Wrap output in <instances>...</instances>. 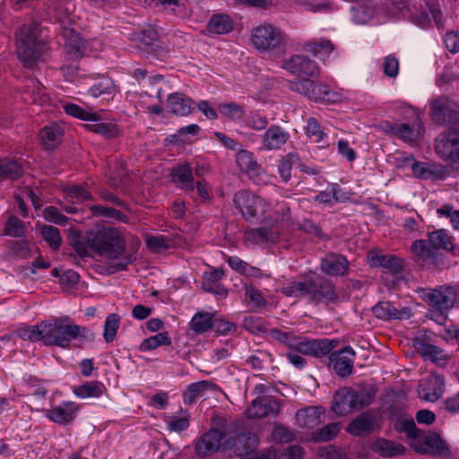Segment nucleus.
<instances>
[{
  "label": "nucleus",
  "instance_id": "obj_1",
  "mask_svg": "<svg viewBox=\"0 0 459 459\" xmlns=\"http://www.w3.org/2000/svg\"><path fill=\"white\" fill-rule=\"evenodd\" d=\"M70 245L81 258L91 256L90 252L117 259L126 250V241L121 232L114 227L96 225L86 231L82 237L80 231L74 230L69 237Z\"/></svg>",
  "mask_w": 459,
  "mask_h": 459
},
{
  "label": "nucleus",
  "instance_id": "obj_2",
  "mask_svg": "<svg viewBox=\"0 0 459 459\" xmlns=\"http://www.w3.org/2000/svg\"><path fill=\"white\" fill-rule=\"evenodd\" d=\"M235 209L247 221H259L265 225L288 224L290 221V209L284 202L277 203L276 209L264 197L249 190H239L234 195Z\"/></svg>",
  "mask_w": 459,
  "mask_h": 459
},
{
  "label": "nucleus",
  "instance_id": "obj_3",
  "mask_svg": "<svg viewBox=\"0 0 459 459\" xmlns=\"http://www.w3.org/2000/svg\"><path fill=\"white\" fill-rule=\"evenodd\" d=\"M40 34V24L37 22L23 24L15 33L18 58L27 68L33 67L47 50Z\"/></svg>",
  "mask_w": 459,
  "mask_h": 459
},
{
  "label": "nucleus",
  "instance_id": "obj_4",
  "mask_svg": "<svg viewBox=\"0 0 459 459\" xmlns=\"http://www.w3.org/2000/svg\"><path fill=\"white\" fill-rule=\"evenodd\" d=\"M41 328L44 345L57 346L63 349L69 348L72 341L77 340L79 337H85L87 332L85 327L71 323L68 316L43 320Z\"/></svg>",
  "mask_w": 459,
  "mask_h": 459
},
{
  "label": "nucleus",
  "instance_id": "obj_5",
  "mask_svg": "<svg viewBox=\"0 0 459 459\" xmlns=\"http://www.w3.org/2000/svg\"><path fill=\"white\" fill-rule=\"evenodd\" d=\"M270 335L274 340L285 345L290 351L303 356L315 358L327 355L337 343L336 341H329L327 339H307L293 332H283L276 328L270 330Z\"/></svg>",
  "mask_w": 459,
  "mask_h": 459
},
{
  "label": "nucleus",
  "instance_id": "obj_6",
  "mask_svg": "<svg viewBox=\"0 0 459 459\" xmlns=\"http://www.w3.org/2000/svg\"><path fill=\"white\" fill-rule=\"evenodd\" d=\"M250 40L258 52L280 57L286 53L289 37L281 28L264 22L252 29Z\"/></svg>",
  "mask_w": 459,
  "mask_h": 459
},
{
  "label": "nucleus",
  "instance_id": "obj_7",
  "mask_svg": "<svg viewBox=\"0 0 459 459\" xmlns=\"http://www.w3.org/2000/svg\"><path fill=\"white\" fill-rule=\"evenodd\" d=\"M243 437H248V435H238L234 438H226V433L219 430L218 429L212 428L206 433H204L197 441L195 445V453L204 457L210 454H213L220 449L222 451L235 450L237 446L247 447L245 443H240L239 439Z\"/></svg>",
  "mask_w": 459,
  "mask_h": 459
},
{
  "label": "nucleus",
  "instance_id": "obj_8",
  "mask_svg": "<svg viewBox=\"0 0 459 459\" xmlns=\"http://www.w3.org/2000/svg\"><path fill=\"white\" fill-rule=\"evenodd\" d=\"M290 88L293 91L300 93L315 102L339 103L343 98L341 92L331 89L326 83L311 79H300L293 82Z\"/></svg>",
  "mask_w": 459,
  "mask_h": 459
},
{
  "label": "nucleus",
  "instance_id": "obj_9",
  "mask_svg": "<svg viewBox=\"0 0 459 459\" xmlns=\"http://www.w3.org/2000/svg\"><path fill=\"white\" fill-rule=\"evenodd\" d=\"M420 298L436 314L440 324L446 320V313L454 307L455 291L449 286H439L436 289H420L418 290Z\"/></svg>",
  "mask_w": 459,
  "mask_h": 459
},
{
  "label": "nucleus",
  "instance_id": "obj_10",
  "mask_svg": "<svg viewBox=\"0 0 459 459\" xmlns=\"http://www.w3.org/2000/svg\"><path fill=\"white\" fill-rule=\"evenodd\" d=\"M401 165L403 167L410 166L413 175L423 180H444L449 175L444 165L418 161L411 154L403 157Z\"/></svg>",
  "mask_w": 459,
  "mask_h": 459
},
{
  "label": "nucleus",
  "instance_id": "obj_11",
  "mask_svg": "<svg viewBox=\"0 0 459 459\" xmlns=\"http://www.w3.org/2000/svg\"><path fill=\"white\" fill-rule=\"evenodd\" d=\"M236 162L239 169L247 174L255 184L267 185L271 183L272 176L258 164L252 152L239 150L236 154Z\"/></svg>",
  "mask_w": 459,
  "mask_h": 459
},
{
  "label": "nucleus",
  "instance_id": "obj_12",
  "mask_svg": "<svg viewBox=\"0 0 459 459\" xmlns=\"http://www.w3.org/2000/svg\"><path fill=\"white\" fill-rule=\"evenodd\" d=\"M430 116L437 125H451L459 120L458 107L447 97H437L430 103Z\"/></svg>",
  "mask_w": 459,
  "mask_h": 459
},
{
  "label": "nucleus",
  "instance_id": "obj_13",
  "mask_svg": "<svg viewBox=\"0 0 459 459\" xmlns=\"http://www.w3.org/2000/svg\"><path fill=\"white\" fill-rule=\"evenodd\" d=\"M413 260L422 267L435 269L439 266L442 255L437 252L429 239H417L411 245Z\"/></svg>",
  "mask_w": 459,
  "mask_h": 459
},
{
  "label": "nucleus",
  "instance_id": "obj_14",
  "mask_svg": "<svg viewBox=\"0 0 459 459\" xmlns=\"http://www.w3.org/2000/svg\"><path fill=\"white\" fill-rule=\"evenodd\" d=\"M435 150L442 160L459 164V129L440 134L436 139Z\"/></svg>",
  "mask_w": 459,
  "mask_h": 459
},
{
  "label": "nucleus",
  "instance_id": "obj_15",
  "mask_svg": "<svg viewBox=\"0 0 459 459\" xmlns=\"http://www.w3.org/2000/svg\"><path fill=\"white\" fill-rule=\"evenodd\" d=\"M239 442L247 446V447L237 446L235 450V455L240 459H288L283 452L277 454L271 448L257 451L259 442L255 435L240 437Z\"/></svg>",
  "mask_w": 459,
  "mask_h": 459
},
{
  "label": "nucleus",
  "instance_id": "obj_16",
  "mask_svg": "<svg viewBox=\"0 0 459 459\" xmlns=\"http://www.w3.org/2000/svg\"><path fill=\"white\" fill-rule=\"evenodd\" d=\"M61 30L58 32L60 40L64 41V48L70 58H79L82 56L85 50V43L80 34L73 28L67 26L70 19L60 20Z\"/></svg>",
  "mask_w": 459,
  "mask_h": 459
},
{
  "label": "nucleus",
  "instance_id": "obj_17",
  "mask_svg": "<svg viewBox=\"0 0 459 459\" xmlns=\"http://www.w3.org/2000/svg\"><path fill=\"white\" fill-rule=\"evenodd\" d=\"M281 67L301 79H310L319 73L317 64L304 55H292L283 61Z\"/></svg>",
  "mask_w": 459,
  "mask_h": 459
},
{
  "label": "nucleus",
  "instance_id": "obj_18",
  "mask_svg": "<svg viewBox=\"0 0 459 459\" xmlns=\"http://www.w3.org/2000/svg\"><path fill=\"white\" fill-rule=\"evenodd\" d=\"M80 411V405L73 401H63L45 411V416L58 425L72 423Z\"/></svg>",
  "mask_w": 459,
  "mask_h": 459
},
{
  "label": "nucleus",
  "instance_id": "obj_19",
  "mask_svg": "<svg viewBox=\"0 0 459 459\" xmlns=\"http://www.w3.org/2000/svg\"><path fill=\"white\" fill-rule=\"evenodd\" d=\"M302 48L313 56L322 60L324 63L328 61L331 56L338 55L336 44L330 39L325 37L307 40L303 44Z\"/></svg>",
  "mask_w": 459,
  "mask_h": 459
},
{
  "label": "nucleus",
  "instance_id": "obj_20",
  "mask_svg": "<svg viewBox=\"0 0 459 459\" xmlns=\"http://www.w3.org/2000/svg\"><path fill=\"white\" fill-rule=\"evenodd\" d=\"M355 351L351 346H345L330 355V365L333 371L342 377H348L353 369Z\"/></svg>",
  "mask_w": 459,
  "mask_h": 459
},
{
  "label": "nucleus",
  "instance_id": "obj_21",
  "mask_svg": "<svg viewBox=\"0 0 459 459\" xmlns=\"http://www.w3.org/2000/svg\"><path fill=\"white\" fill-rule=\"evenodd\" d=\"M444 390V377L437 374H431L420 383L418 394L421 399L433 403L442 396Z\"/></svg>",
  "mask_w": 459,
  "mask_h": 459
},
{
  "label": "nucleus",
  "instance_id": "obj_22",
  "mask_svg": "<svg viewBox=\"0 0 459 459\" xmlns=\"http://www.w3.org/2000/svg\"><path fill=\"white\" fill-rule=\"evenodd\" d=\"M281 410V403L268 396H261L253 400L247 408L246 415L247 418H264L268 415H277Z\"/></svg>",
  "mask_w": 459,
  "mask_h": 459
},
{
  "label": "nucleus",
  "instance_id": "obj_23",
  "mask_svg": "<svg viewBox=\"0 0 459 459\" xmlns=\"http://www.w3.org/2000/svg\"><path fill=\"white\" fill-rule=\"evenodd\" d=\"M412 446L417 453L421 455H445L449 451L445 441L437 434L415 440Z\"/></svg>",
  "mask_w": 459,
  "mask_h": 459
},
{
  "label": "nucleus",
  "instance_id": "obj_24",
  "mask_svg": "<svg viewBox=\"0 0 459 459\" xmlns=\"http://www.w3.org/2000/svg\"><path fill=\"white\" fill-rule=\"evenodd\" d=\"M279 225H265L247 230L244 235L246 244L256 246L273 243L279 238Z\"/></svg>",
  "mask_w": 459,
  "mask_h": 459
},
{
  "label": "nucleus",
  "instance_id": "obj_25",
  "mask_svg": "<svg viewBox=\"0 0 459 459\" xmlns=\"http://www.w3.org/2000/svg\"><path fill=\"white\" fill-rule=\"evenodd\" d=\"M320 268L330 276H345L349 273V262L342 255L330 253L321 259Z\"/></svg>",
  "mask_w": 459,
  "mask_h": 459
},
{
  "label": "nucleus",
  "instance_id": "obj_26",
  "mask_svg": "<svg viewBox=\"0 0 459 459\" xmlns=\"http://www.w3.org/2000/svg\"><path fill=\"white\" fill-rule=\"evenodd\" d=\"M372 312L376 317L381 320H402L409 319L411 316V308L403 307L398 309L389 301H379L372 307Z\"/></svg>",
  "mask_w": 459,
  "mask_h": 459
},
{
  "label": "nucleus",
  "instance_id": "obj_27",
  "mask_svg": "<svg viewBox=\"0 0 459 459\" xmlns=\"http://www.w3.org/2000/svg\"><path fill=\"white\" fill-rule=\"evenodd\" d=\"M331 410L337 416H345L356 410L351 387H342L334 393Z\"/></svg>",
  "mask_w": 459,
  "mask_h": 459
},
{
  "label": "nucleus",
  "instance_id": "obj_28",
  "mask_svg": "<svg viewBox=\"0 0 459 459\" xmlns=\"http://www.w3.org/2000/svg\"><path fill=\"white\" fill-rule=\"evenodd\" d=\"M314 287L312 290V302L333 304L339 300L335 287L331 281L326 279L314 281Z\"/></svg>",
  "mask_w": 459,
  "mask_h": 459
},
{
  "label": "nucleus",
  "instance_id": "obj_29",
  "mask_svg": "<svg viewBox=\"0 0 459 459\" xmlns=\"http://www.w3.org/2000/svg\"><path fill=\"white\" fill-rule=\"evenodd\" d=\"M396 132V137L403 142L409 143H416L424 132L423 125L419 115H413L410 123L398 124Z\"/></svg>",
  "mask_w": 459,
  "mask_h": 459
},
{
  "label": "nucleus",
  "instance_id": "obj_30",
  "mask_svg": "<svg viewBox=\"0 0 459 459\" xmlns=\"http://www.w3.org/2000/svg\"><path fill=\"white\" fill-rule=\"evenodd\" d=\"M290 134L281 126L273 125L266 129L262 139V149L273 151L281 149L289 140Z\"/></svg>",
  "mask_w": 459,
  "mask_h": 459
},
{
  "label": "nucleus",
  "instance_id": "obj_31",
  "mask_svg": "<svg viewBox=\"0 0 459 459\" xmlns=\"http://www.w3.org/2000/svg\"><path fill=\"white\" fill-rule=\"evenodd\" d=\"M325 418V409L320 406L307 407L299 410L296 413V420L300 428L314 429L317 427Z\"/></svg>",
  "mask_w": 459,
  "mask_h": 459
},
{
  "label": "nucleus",
  "instance_id": "obj_32",
  "mask_svg": "<svg viewBox=\"0 0 459 459\" xmlns=\"http://www.w3.org/2000/svg\"><path fill=\"white\" fill-rule=\"evenodd\" d=\"M224 276V271L221 268H214L210 272L204 273L202 288L210 293H213L221 298L228 295L227 289L220 283V281Z\"/></svg>",
  "mask_w": 459,
  "mask_h": 459
},
{
  "label": "nucleus",
  "instance_id": "obj_33",
  "mask_svg": "<svg viewBox=\"0 0 459 459\" xmlns=\"http://www.w3.org/2000/svg\"><path fill=\"white\" fill-rule=\"evenodd\" d=\"M428 239L438 252L440 249L454 253L455 250L459 251V247H457L454 244V238L451 236L447 230L438 229L428 233Z\"/></svg>",
  "mask_w": 459,
  "mask_h": 459
},
{
  "label": "nucleus",
  "instance_id": "obj_34",
  "mask_svg": "<svg viewBox=\"0 0 459 459\" xmlns=\"http://www.w3.org/2000/svg\"><path fill=\"white\" fill-rule=\"evenodd\" d=\"M208 35H225L233 30V21L227 13H214L206 25Z\"/></svg>",
  "mask_w": 459,
  "mask_h": 459
},
{
  "label": "nucleus",
  "instance_id": "obj_35",
  "mask_svg": "<svg viewBox=\"0 0 459 459\" xmlns=\"http://www.w3.org/2000/svg\"><path fill=\"white\" fill-rule=\"evenodd\" d=\"M172 182L180 189L192 192L195 189L192 169L188 164L177 166L172 169Z\"/></svg>",
  "mask_w": 459,
  "mask_h": 459
},
{
  "label": "nucleus",
  "instance_id": "obj_36",
  "mask_svg": "<svg viewBox=\"0 0 459 459\" xmlns=\"http://www.w3.org/2000/svg\"><path fill=\"white\" fill-rule=\"evenodd\" d=\"M370 263L374 266H380L384 269L385 273L393 275L399 274L403 268V261L392 255H370Z\"/></svg>",
  "mask_w": 459,
  "mask_h": 459
},
{
  "label": "nucleus",
  "instance_id": "obj_37",
  "mask_svg": "<svg viewBox=\"0 0 459 459\" xmlns=\"http://www.w3.org/2000/svg\"><path fill=\"white\" fill-rule=\"evenodd\" d=\"M84 126L87 130L100 134L105 139L116 138L120 133L117 124L101 121L98 113H96L95 119L90 120Z\"/></svg>",
  "mask_w": 459,
  "mask_h": 459
},
{
  "label": "nucleus",
  "instance_id": "obj_38",
  "mask_svg": "<svg viewBox=\"0 0 459 459\" xmlns=\"http://www.w3.org/2000/svg\"><path fill=\"white\" fill-rule=\"evenodd\" d=\"M168 102L170 111L179 116H187L195 108V101L182 93L170 94Z\"/></svg>",
  "mask_w": 459,
  "mask_h": 459
},
{
  "label": "nucleus",
  "instance_id": "obj_39",
  "mask_svg": "<svg viewBox=\"0 0 459 459\" xmlns=\"http://www.w3.org/2000/svg\"><path fill=\"white\" fill-rule=\"evenodd\" d=\"M106 391L105 385L98 380L89 381L73 388L74 394L81 399L100 398Z\"/></svg>",
  "mask_w": 459,
  "mask_h": 459
},
{
  "label": "nucleus",
  "instance_id": "obj_40",
  "mask_svg": "<svg viewBox=\"0 0 459 459\" xmlns=\"http://www.w3.org/2000/svg\"><path fill=\"white\" fill-rule=\"evenodd\" d=\"M25 92L28 94L32 102L39 106H46L50 101L49 95L46 92L44 85L37 79L30 78L25 85Z\"/></svg>",
  "mask_w": 459,
  "mask_h": 459
},
{
  "label": "nucleus",
  "instance_id": "obj_41",
  "mask_svg": "<svg viewBox=\"0 0 459 459\" xmlns=\"http://www.w3.org/2000/svg\"><path fill=\"white\" fill-rule=\"evenodd\" d=\"M373 427L372 417L368 413L363 412L351 421L347 431L352 436H366L372 431Z\"/></svg>",
  "mask_w": 459,
  "mask_h": 459
},
{
  "label": "nucleus",
  "instance_id": "obj_42",
  "mask_svg": "<svg viewBox=\"0 0 459 459\" xmlns=\"http://www.w3.org/2000/svg\"><path fill=\"white\" fill-rule=\"evenodd\" d=\"M117 92V87L109 77H101L88 90V93L93 98L104 97L107 100L113 99Z\"/></svg>",
  "mask_w": 459,
  "mask_h": 459
},
{
  "label": "nucleus",
  "instance_id": "obj_43",
  "mask_svg": "<svg viewBox=\"0 0 459 459\" xmlns=\"http://www.w3.org/2000/svg\"><path fill=\"white\" fill-rule=\"evenodd\" d=\"M429 13H421L413 18L415 24L421 28H428L430 26L431 21L429 15H431L437 28L443 27V15L438 6L435 3L428 4Z\"/></svg>",
  "mask_w": 459,
  "mask_h": 459
},
{
  "label": "nucleus",
  "instance_id": "obj_44",
  "mask_svg": "<svg viewBox=\"0 0 459 459\" xmlns=\"http://www.w3.org/2000/svg\"><path fill=\"white\" fill-rule=\"evenodd\" d=\"M63 130L59 126H47L40 131V139L43 147L47 150L56 148L61 142Z\"/></svg>",
  "mask_w": 459,
  "mask_h": 459
},
{
  "label": "nucleus",
  "instance_id": "obj_45",
  "mask_svg": "<svg viewBox=\"0 0 459 459\" xmlns=\"http://www.w3.org/2000/svg\"><path fill=\"white\" fill-rule=\"evenodd\" d=\"M213 315L209 312H197L192 317L189 325L190 328L196 334H202L213 327Z\"/></svg>",
  "mask_w": 459,
  "mask_h": 459
},
{
  "label": "nucleus",
  "instance_id": "obj_46",
  "mask_svg": "<svg viewBox=\"0 0 459 459\" xmlns=\"http://www.w3.org/2000/svg\"><path fill=\"white\" fill-rule=\"evenodd\" d=\"M373 449L383 456H396L405 453V447L385 438H378L373 444Z\"/></svg>",
  "mask_w": 459,
  "mask_h": 459
},
{
  "label": "nucleus",
  "instance_id": "obj_47",
  "mask_svg": "<svg viewBox=\"0 0 459 459\" xmlns=\"http://www.w3.org/2000/svg\"><path fill=\"white\" fill-rule=\"evenodd\" d=\"M171 344V339L168 332L159 333L142 341L139 345V351L146 352L157 349L160 346H169Z\"/></svg>",
  "mask_w": 459,
  "mask_h": 459
},
{
  "label": "nucleus",
  "instance_id": "obj_48",
  "mask_svg": "<svg viewBox=\"0 0 459 459\" xmlns=\"http://www.w3.org/2000/svg\"><path fill=\"white\" fill-rule=\"evenodd\" d=\"M217 109L222 116L232 121H240L245 117V108L237 102L221 103Z\"/></svg>",
  "mask_w": 459,
  "mask_h": 459
},
{
  "label": "nucleus",
  "instance_id": "obj_49",
  "mask_svg": "<svg viewBox=\"0 0 459 459\" xmlns=\"http://www.w3.org/2000/svg\"><path fill=\"white\" fill-rule=\"evenodd\" d=\"M15 334L18 338L23 341H30L32 342H42L43 333L41 328V322L35 325H23L15 330Z\"/></svg>",
  "mask_w": 459,
  "mask_h": 459
},
{
  "label": "nucleus",
  "instance_id": "obj_50",
  "mask_svg": "<svg viewBox=\"0 0 459 459\" xmlns=\"http://www.w3.org/2000/svg\"><path fill=\"white\" fill-rule=\"evenodd\" d=\"M121 317L118 314H108L104 322L103 338L106 342H112L120 326Z\"/></svg>",
  "mask_w": 459,
  "mask_h": 459
},
{
  "label": "nucleus",
  "instance_id": "obj_51",
  "mask_svg": "<svg viewBox=\"0 0 459 459\" xmlns=\"http://www.w3.org/2000/svg\"><path fill=\"white\" fill-rule=\"evenodd\" d=\"M22 175V167L16 160H0V178L16 179Z\"/></svg>",
  "mask_w": 459,
  "mask_h": 459
},
{
  "label": "nucleus",
  "instance_id": "obj_52",
  "mask_svg": "<svg viewBox=\"0 0 459 459\" xmlns=\"http://www.w3.org/2000/svg\"><path fill=\"white\" fill-rule=\"evenodd\" d=\"M340 430L341 424L339 422H333L315 431L312 434V439L315 442H327L333 439Z\"/></svg>",
  "mask_w": 459,
  "mask_h": 459
},
{
  "label": "nucleus",
  "instance_id": "obj_53",
  "mask_svg": "<svg viewBox=\"0 0 459 459\" xmlns=\"http://www.w3.org/2000/svg\"><path fill=\"white\" fill-rule=\"evenodd\" d=\"M305 132L311 142L317 143H325L327 134L315 117L307 119Z\"/></svg>",
  "mask_w": 459,
  "mask_h": 459
},
{
  "label": "nucleus",
  "instance_id": "obj_54",
  "mask_svg": "<svg viewBox=\"0 0 459 459\" xmlns=\"http://www.w3.org/2000/svg\"><path fill=\"white\" fill-rule=\"evenodd\" d=\"M212 385L211 382L206 380L190 384L183 394L184 402L186 403H194L198 396Z\"/></svg>",
  "mask_w": 459,
  "mask_h": 459
},
{
  "label": "nucleus",
  "instance_id": "obj_55",
  "mask_svg": "<svg viewBox=\"0 0 459 459\" xmlns=\"http://www.w3.org/2000/svg\"><path fill=\"white\" fill-rule=\"evenodd\" d=\"M352 394L354 400V405L356 410H360L364 407L368 406L375 395L376 392L373 388L361 387L359 389L352 388Z\"/></svg>",
  "mask_w": 459,
  "mask_h": 459
},
{
  "label": "nucleus",
  "instance_id": "obj_56",
  "mask_svg": "<svg viewBox=\"0 0 459 459\" xmlns=\"http://www.w3.org/2000/svg\"><path fill=\"white\" fill-rule=\"evenodd\" d=\"M40 233L43 239L52 249L57 250L60 247L62 238L57 228L51 225H44L40 229Z\"/></svg>",
  "mask_w": 459,
  "mask_h": 459
},
{
  "label": "nucleus",
  "instance_id": "obj_57",
  "mask_svg": "<svg viewBox=\"0 0 459 459\" xmlns=\"http://www.w3.org/2000/svg\"><path fill=\"white\" fill-rule=\"evenodd\" d=\"M226 262L229 266L235 272L243 275H255L259 271L258 268L249 265L247 262L238 256H227Z\"/></svg>",
  "mask_w": 459,
  "mask_h": 459
},
{
  "label": "nucleus",
  "instance_id": "obj_58",
  "mask_svg": "<svg viewBox=\"0 0 459 459\" xmlns=\"http://www.w3.org/2000/svg\"><path fill=\"white\" fill-rule=\"evenodd\" d=\"M63 108L68 116L83 121L89 122L91 119H95L96 117L95 112L86 110L74 103H65L63 105Z\"/></svg>",
  "mask_w": 459,
  "mask_h": 459
},
{
  "label": "nucleus",
  "instance_id": "obj_59",
  "mask_svg": "<svg viewBox=\"0 0 459 459\" xmlns=\"http://www.w3.org/2000/svg\"><path fill=\"white\" fill-rule=\"evenodd\" d=\"M418 351L425 360L432 362L441 360L444 358L443 351L432 344L421 343L418 348Z\"/></svg>",
  "mask_w": 459,
  "mask_h": 459
},
{
  "label": "nucleus",
  "instance_id": "obj_60",
  "mask_svg": "<svg viewBox=\"0 0 459 459\" xmlns=\"http://www.w3.org/2000/svg\"><path fill=\"white\" fill-rule=\"evenodd\" d=\"M295 159V154L289 153L282 157L279 161L278 173L284 182H288L291 178V169Z\"/></svg>",
  "mask_w": 459,
  "mask_h": 459
},
{
  "label": "nucleus",
  "instance_id": "obj_61",
  "mask_svg": "<svg viewBox=\"0 0 459 459\" xmlns=\"http://www.w3.org/2000/svg\"><path fill=\"white\" fill-rule=\"evenodd\" d=\"M4 235L13 238L22 237L24 234V223L15 216H11L4 228Z\"/></svg>",
  "mask_w": 459,
  "mask_h": 459
},
{
  "label": "nucleus",
  "instance_id": "obj_62",
  "mask_svg": "<svg viewBox=\"0 0 459 459\" xmlns=\"http://www.w3.org/2000/svg\"><path fill=\"white\" fill-rule=\"evenodd\" d=\"M147 247L155 253H160L169 247V240L164 236L145 235Z\"/></svg>",
  "mask_w": 459,
  "mask_h": 459
},
{
  "label": "nucleus",
  "instance_id": "obj_63",
  "mask_svg": "<svg viewBox=\"0 0 459 459\" xmlns=\"http://www.w3.org/2000/svg\"><path fill=\"white\" fill-rule=\"evenodd\" d=\"M138 39L143 46L149 48L152 51L159 47L158 33L153 28H148L141 31Z\"/></svg>",
  "mask_w": 459,
  "mask_h": 459
},
{
  "label": "nucleus",
  "instance_id": "obj_64",
  "mask_svg": "<svg viewBox=\"0 0 459 459\" xmlns=\"http://www.w3.org/2000/svg\"><path fill=\"white\" fill-rule=\"evenodd\" d=\"M317 455L322 459H347V454L342 449L332 445L319 447Z\"/></svg>",
  "mask_w": 459,
  "mask_h": 459
}]
</instances>
